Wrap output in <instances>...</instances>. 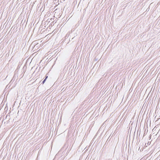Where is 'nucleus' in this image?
Instances as JSON below:
<instances>
[{
    "label": "nucleus",
    "mask_w": 160,
    "mask_h": 160,
    "mask_svg": "<svg viewBox=\"0 0 160 160\" xmlns=\"http://www.w3.org/2000/svg\"><path fill=\"white\" fill-rule=\"evenodd\" d=\"M39 46V45L38 44H36L34 46V48H35L37 47H38Z\"/></svg>",
    "instance_id": "nucleus-1"
},
{
    "label": "nucleus",
    "mask_w": 160,
    "mask_h": 160,
    "mask_svg": "<svg viewBox=\"0 0 160 160\" xmlns=\"http://www.w3.org/2000/svg\"><path fill=\"white\" fill-rule=\"evenodd\" d=\"M46 81V79H44V80L42 81V84H43L44 82H45V81Z\"/></svg>",
    "instance_id": "nucleus-2"
},
{
    "label": "nucleus",
    "mask_w": 160,
    "mask_h": 160,
    "mask_svg": "<svg viewBox=\"0 0 160 160\" xmlns=\"http://www.w3.org/2000/svg\"><path fill=\"white\" fill-rule=\"evenodd\" d=\"M48 78V76H46L45 78V79H46H46H47V78Z\"/></svg>",
    "instance_id": "nucleus-3"
},
{
    "label": "nucleus",
    "mask_w": 160,
    "mask_h": 160,
    "mask_svg": "<svg viewBox=\"0 0 160 160\" xmlns=\"http://www.w3.org/2000/svg\"><path fill=\"white\" fill-rule=\"evenodd\" d=\"M138 150L139 151H141V149H140V147H139V149H138Z\"/></svg>",
    "instance_id": "nucleus-4"
},
{
    "label": "nucleus",
    "mask_w": 160,
    "mask_h": 160,
    "mask_svg": "<svg viewBox=\"0 0 160 160\" xmlns=\"http://www.w3.org/2000/svg\"><path fill=\"white\" fill-rule=\"evenodd\" d=\"M150 142H148V145H150Z\"/></svg>",
    "instance_id": "nucleus-5"
}]
</instances>
